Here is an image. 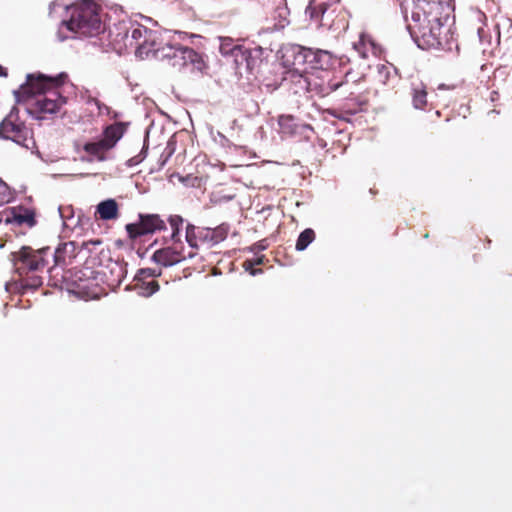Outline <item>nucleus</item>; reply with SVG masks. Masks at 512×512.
Instances as JSON below:
<instances>
[{
  "instance_id": "1",
  "label": "nucleus",
  "mask_w": 512,
  "mask_h": 512,
  "mask_svg": "<svg viewBox=\"0 0 512 512\" xmlns=\"http://www.w3.org/2000/svg\"><path fill=\"white\" fill-rule=\"evenodd\" d=\"M68 80L64 72L57 76H47L40 72L26 76V81L14 92L18 102L26 104L27 111L37 119L57 113L66 103L60 88Z\"/></svg>"
},
{
  "instance_id": "2",
  "label": "nucleus",
  "mask_w": 512,
  "mask_h": 512,
  "mask_svg": "<svg viewBox=\"0 0 512 512\" xmlns=\"http://www.w3.org/2000/svg\"><path fill=\"white\" fill-rule=\"evenodd\" d=\"M407 4H410V1H407ZM404 15L411 35L415 37L420 47L443 48L447 43L448 29L443 26L440 18L432 16L424 7L417 10V7L407 5Z\"/></svg>"
},
{
  "instance_id": "3",
  "label": "nucleus",
  "mask_w": 512,
  "mask_h": 512,
  "mask_svg": "<svg viewBox=\"0 0 512 512\" xmlns=\"http://www.w3.org/2000/svg\"><path fill=\"white\" fill-rule=\"evenodd\" d=\"M69 19L63 21L66 28L79 36L94 37L104 31L102 8L93 0H82L68 9Z\"/></svg>"
},
{
  "instance_id": "4",
  "label": "nucleus",
  "mask_w": 512,
  "mask_h": 512,
  "mask_svg": "<svg viewBox=\"0 0 512 512\" xmlns=\"http://www.w3.org/2000/svg\"><path fill=\"white\" fill-rule=\"evenodd\" d=\"M341 90L344 95L341 104V112L354 115L364 109L369 102L370 88L367 85L365 75L357 77L354 72H346L344 78L340 82H329L328 91L326 93Z\"/></svg>"
},
{
  "instance_id": "5",
  "label": "nucleus",
  "mask_w": 512,
  "mask_h": 512,
  "mask_svg": "<svg viewBox=\"0 0 512 512\" xmlns=\"http://www.w3.org/2000/svg\"><path fill=\"white\" fill-rule=\"evenodd\" d=\"M153 56L167 61L168 65L177 71L187 69L190 72H202L206 68L202 55L186 46L166 44L157 47Z\"/></svg>"
},
{
  "instance_id": "6",
  "label": "nucleus",
  "mask_w": 512,
  "mask_h": 512,
  "mask_svg": "<svg viewBox=\"0 0 512 512\" xmlns=\"http://www.w3.org/2000/svg\"><path fill=\"white\" fill-rule=\"evenodd\" d=\"M0 137L12 140L26 149H33L35 147L33 132L20 119L19 110L16 107H13L0 123Z\"/></svg>"
},
{
  "instance_id": "7",
  "label": "nucleus",
  "mask_w": 512,
  "mask_h": 512,
  "mask_svg": "<svg viewBox=\"0 0 512 512\" xmlns=\"http://www.w3.org/2000/svg\"><path fill=\"white\" fill-rule=\"evenodd\" d=\"M49 251V248L34 250L29 246H23L18 251L12 252L10 257L16 271L24 275L42 271L47 265L46 256Z\"/></svg>"
},
{
  "instance_id": "8",
  "label": "nucleus",
  "mask_w": 512,
  "mask_h": 512,
  "mask_svg": "<svg viewBox=\"0 0 512 512\" xmlns=\"http://www.w3.org/2000/svg\"><path fill=\"white\" fill-rule=\"evenodd\" d=\"M166 228V222L158 214H139L137 223L126 225V231L130 239H137L140 236L153 234Z\"/></svg>"
},
{
  "instance_id": "9",
  "label": "nucleus",
  "mask_w": 512,
  "mask_h": 512,
  "mask_svg": "<svg viewBox=\"0 0 512 512\" xmlns=\"http://www.w3.org/2000/svg\"><path fill=\"white\" fill-rule=\"evenodd\" d=\"M128 38L129 35L127 34ZM130 45L136 47V53L140 57H148L150 54L154 55L157 49L155 42V33L142 25L132 26L130 31Z\"/></svg>"
},
{
  "instance_id": "10",
  "label": "nucleus",
  "mask_w": 512,
  "mask_h": 512,
  "mask_svg": "<svg viewBox=\"0 0 512 512\" xmlns=\"http://www.w3.org/2000/svg\"><path fill=\"white\" fill-rule=\"evenodd\" d=\"M193 257V251H186L183 242H171L167 247L154 252L152 259L164 267L175 265Z\"/></svg>"
},
{
  "instance_id": "11",
  "label": "nucleus",
  "mask_w": 512,
  "mask_h": 512,
  "mask_svg": "<svg viewBox=\"0 0 512 512\" xmlns=\"http://www.w3.org/2000/svg\"><path fill=\"white\" fill-rule=\"evenodd\" d=\"M230 52L234 56L238 68L244 67L248 72L252 73L259 65V58L253 56L249 49L234 46Z\"/></svg>"
},
{
  "instance_id": "12",
  "label": "nucleus",
  "mask_w": 512,
  "mask_h": 512,
  "mask_svg": "<svg viewBox=\"0 0 512 512\" xmlns=\"http://www.w3.org/2000/svg\"><path fill=\"white\" fill-rule=\"evenodd\" d=\"M201 229L200 237L202 236V244L208 247H212L224 241L229 233V225L225 223L215 228L201 227Z\"/></svg>"
},
{
  "instance_id": "13",
  "label": "nucleus",
  "mask_w": 512,
  "mask_h": 512,
  "mask_svg": "<svg viewBox=\"0 0 512 512\" xmlns=\"http://www.w3.org/2000/svg\"><path fill=\"white\" fill-rule=\"evenodd\" d=\"M120 215L119 204L115 199H106L96 206L95 218L103 221L116 220Z\"/></svg>"
},
{
  "instance_id": "14",
  "label": "nucleus",
  "mask_w": 512,
  "mask_h": 512,
  "mask_svg": "<svg viewBox=\"0 0 512 512\" xmlns=\"http://www.w3.org/2000/svg\"><path fill=\"white\" fill-rule=\"evenodd\" d=\"M125 133V126L121 122H115L113 124L108 125L103 130V136L99 139L108 149L109 151L113 149L117 142L123 137Z\"/></svg>"
},
{
  "instance_id": "15",
  "label": "nucleus",
  "mask_w": 512,
  "mask_h": 512,
  "mask_svg": "<svg viewBox=\"0 0 512 512\" xmlns=\"http://www.w3.org/2000/svg\"><path fill=\"white\" fill-rule=\"evenodd\" d=\"M83 151L88 155L87 161L102 162L107 159V153L109 149L100 141L86 142L83 147Z\"/></svg>"
},
{
  "instance_id": "16",
  "label": "nucleus",
  "mask_w": 512,
  "mask_h": 512,
  "mask_svg": "<svg viewBox=\"0 0 512 512\" xmlns=\"http://www.w3.org/2000/svg\"><path fill=\"white\" fill-rule=\"evenodd\" d=\"M305 58L314 64L315 67L323 69L324 66L329 65L331 61V54L325 50H313L312 48H304Z\"/></svg>"
},
{
  "instance_id": "17",
  "label": "nucleus",
  "mask_w": 512,
  "mask_h": 512,
  "mask_svg": "<svg viewBox=\"0 0 512 512\" xmlns=\"http://www.w3.org/2000/svg\"><path fill=\"white\" fill-rule=\"evenodd\" d=\"M201 232V227L193 224H187L186 226L185 239L190 247L188 251H193V257L196 255L198 248L203 245L202 236L200 237Z\"/></svg>"
},
{
  "instance_id": "18",
  "label": "nucleus",
  "mask_w": 512,
  "mask_h": 512,
  "mask_svg": "<svg viewBox=\"0 0 512 512\" xmlns=\"http://www.w3.org/2000/svg\"><path fill=\"white\" fill-rule=\"evenodd\" d=\"M280 132L284 135L292 136L298 133L300 124L292 115H281L278 118Z\"/></svg>"
},
{
  "instance_id": "19",
  "label": "nucleus",
  "mask_w": 512,
  "mask_h": 512,
  "mask_svg": "<svg viewBox=\"0 0 512 512\" xmlns=\"http://www.w3.org/2000/svg\"><path fill=\"white\" fill-rule=\"evenodd\" d=\"M329 4L326 2H317L316 0H310L306 8V14L311 20L321 22L325 12L328 9Z\"/></svg>"
},
{
  "instance_id": "20",
  "label": "nucleus",
  "mask_w": 512,
  "mask_h": 512,
  "mask_svg": "<svg viewBox=\"0 0 512 512\" xmlns=\"http://www.w3.org/2000/svg\"><path fill=\"white\" fill-rule=\"evenodd\" d=\"M13 220L17 224H26L29 227L34 226L36 223L34 212L32 210L22 208L13 213Z\"/></svg>"
},
{
  "instance_id": "21",
  "label": "nucleus",
  "mask_w": 512,
  "mask_h": 512,
  "mask_svg": "<svg viewBox=\"0 0 512 512\" xmlns=\"http://www.w3.org/2000/svg\"><path fill=\"white\" fill-rule=\"evenodd\" d=\"M168 223L171 227L170 242H182L180 231L182 229L184 219L180 215H171L168 218Z\"/></svg>"
},
{
  "instance_id": "22",
  "label": "nucleus",
  "mask_w": 512,
  "mask_h": 512,
  "mask_svg": "<svg viewBox=\"0 0 512 512\" xmlns=\"http://www.w3.org/2000/svg\"><path fill=\"white\" fill-rule=\"evenodd\" d=\"M316 234L315 231L311 228H306L303 230L298 239L296 241L295 248L297 251L305 250L309 244H311L315 240Z\"/></svg>"
},
{
  "instance_id": "23",
  "label": "nucleus",
  "mask_w": 512,
  "mask_h": 512,
  "mask_svg": "<svg viewBox=\"0 0 512 512\" xmlns=\"http://www.w3.org/2000/svg\"><path fill=\"white\" fill-rule=\"evenodd\" d=\"M413 106L416 109H424L427 104V92L424 87L414 88L412 95Z\"/></svg>"
},
{
  "instance_id": "24",
  "label": "nucleus",
  "mask_w": 512,
  "mask_h": 512,
  "mask_svg": "<svg viewBox=\"0 0 512 512\" xmlns=\"http://www.w3.org/2000/svg\"><path fill=\"white\" fill-rule=\"evenodd\" d=\"M275 13L277 14V16H275V19L278 18L277 23H275V28H284L289 23V10L286 4L284 3L283 5H279L276 8Z\"/></svg>"
},
{
  "instance_id": "25",
  "label": "nucleus",
  "mask_w": 512,
  "mask_h": 512,
  "mask_svg": "<svg viewBox=\"0 0 512 512\" xmlns=\"http://www.w3.org/2000/svg\"><path fill=\"white\" fill-rule=\"evenodd\" d=\"M137 285L140 286L144 296H151L159 290V283L155 279L140 280Z\"/></svg>"
},
{
  "instance_id": "26",
  "label": "nucleus",
  "mask_w": 512,
  "mask_h": 512,
  "mask_svg": "<svg viewBox=\"0 0 512 512\" xmlns=\"http://www.w3.org/2000/svg\"><path fill=\"white\" fill-rule=\"evenodd\" d=\"M265 256H258L255 259H248L245 260L243 266L244 268L250 272L251 275H257L259 273H262V269H255V265H260L264 263Z\"/></svg>"
},
{
  "instance_id": "27",
  "label": "nucleus",
  "mask_w": 512,
  "mask_h": 512,
  "mask_svg": "<svg viewBox=\"0 0 512 512\" xmlns=\"http://www.w3.org/2000/svg\"><path fill=\"white\" fill-rule=\"evenodd\" d=\"M111 273L115 274V277L112 279L113 284L118 285L125 278V268L122 264H120L118 262H114L112 264Z\"/></svg>"
},
{
  "instance_id": "28",
  "label": "nucleus",
  "mask_w": 512,
  "mask_h": 512,
  "mask_svg": "<svg viewBox=\"0 0 512 512\" xmlns=\"http://www.w3.org/2000/svg\"><path fill=\"white\" fill-rule=\"evenodd\" d=\"M160 273V271H156L152 268L140 269L135 277V280L140 282V280L154 279L155 277L159 276Z\"/></svg>"
},
{
  "instance_id": "29",
  "label": "nucleus",
  "mask_w": 512,
  "mask_h": 512,
  "mask_svg": "<svg viewBox=\"0 0 512 512\" xmlns=\"http://www.w3.org/2000/svg\"><path fill=\"white\" fill-rule=\"evenodd\" d=\"M79 293L83 294L87 298L95 299L98 298L100 293L97 289L90 290L88 284L80 283L78 284Z\"/></svg>"
},
{
  "instance_id": "30",
  "label": "nucleus",
  "mask_w": 512,
  "mask_h": 512,
  "mask_svg": "<svg viewBox=\"0 0 512 512\" xmlns=\"http://www.w3.org/2000/svg\"><path fill=\"white\" fill-rule=\"evenodd\" d=\"M377 72H378L379 80L383 84H388L389 79H390V75H391L390 67L387 66V65H384V64L378 65L377 66Z\"/></svg>"
},
{
  "instance_id": "31",
  "label": "nucleus",
  "mask_w": 512,
  "mask_h": 512,
  "mask_svg": "<svg viewBox=\"0 0 512 512\" xmlns=\"http://www.w3.org/2000/svg\"><path fill=\"white\" fill-rule=\"evenodd\" d=\"M90 244H92V245H101L102 244V240L101 239H95V240L85 241V242H83V247L84 248H88V246Z\"/></svg>"
},
{
  "instance_id": "32",
  "label": "nucleus",
  "mask_w": 512,
  "mask_h": 512,
  "mask_svg": "<svg viewBox=\"0 0 512 512\" xmlns=\"http://www.w3.org/2000/svg\"><path fill=\"white\" fill-rule=\"evenodd\" d=\"M41 285V279L39 277H34L33 278V283H32V286L33 287H38Z\"/></svg>"
},
{
  "instance_id": "33",
  "label": "nucleus",
  "mask_w": 512,
  "mask_h": 512,
  "mask_svg": "<svg viewBox=\"0 0 512 512\" xmlns=\"http://www.w3.org/2000/svg\"><path fill=\"white\" fill-rule=\"evenodd\" d=\"M0 76H7V71L4 67L0 65Z\"/></svg>"
},
{
  "instance_id": "34",
  "label": "nucleus",
  "mask_w": 512,
  "mask_h": 512,
  "mask_svg": "<svg viewBox=\"0 0 512 512\" xmlns=\"http://www.w3.org/2000/svg\"><path fill=\"white\" fill-rule=\"evenodd\" d=\"M498 95H499V94H498V92H497V91H493V92L491 93V100H493V101H494V100L498 97Z\"/></svg>"
},
{
  "instance_id": "35",
  "label": "nucleus",
  "mask_w": 512,
  "mask_h": 512,
  "mask_svg": "<svg viewBox=\"0 0 512 512\" xmlns=\"http://www.w3.org/2000/svg\"><path fill=\"white\" fill-rule=\"evenodd\" d=\"M59 252H60L59 250H57V251L55 252V262H56V263H58V261H59Z\"/></svg>"
},
{
  "instance_id": "36",
  "label": "nucleus",
  "mask_w": 512,
  "mask_h": 512,
  "mask_svg": "<svg viewBox=\"0 0 512 512\" xmlns=\"http://www.w3.org/2000/svg\"><path fill=\"white\" fill-rule=\"evenodd\" d=\"M330 2V4H336V3H339L340 0H328Z\"/></svg>"
},
{
  "instance_id": "37",
  "label": "nucleus",
  "mask_w": 512,
  "mask_h": 512,
  "mask_svg": "<svg viewBox=\"0 0 512 512\" xmlns=\"http://www.w3.org/2000/svg\"><path fill=\"white\" fill-rule=\"evenodd\" d=\"M221 50L223 51V53H228L224 46L221 47Z\"/></svg>"
},
{
  "instance_id": "38",
  "label": "nucleus",
  "mask_w": 512,
  "mask_h": 512,
  "mask_svg": "<svg viewBox=\"0 0 512 512\" xmlns=\"http://www.w3.org/2000/svg\"><path fill=\"white\" fill-rule=\"evenodd\" d=\"M93 101L95 102L96 105L99 106V101L97 99H94Z\"/></svg>"
},
{
  "instance_id": "39",
  "label": "nucleus",
  "mask_w": 512,
  "mask_h": 512,
  "mask_svg": "<svg viewBox=\"0 0 512 512\" xmlns=\"http://www.w3.org/2000/svg\"><path fill=\"white\" fill-rule=\"evenodd\" d=\"M258 249H264L265 247L262 245H257Z\"/></svg>"
},
{
  "instance_id": "40",
  "label": "nucleus",
  "mask_w": 512,
  "mask_h": 512,
  "mask_svg": "<svg viewBox=\"0 0 512 512\" xmlns=\"http://www.w3.org/2000/svg\"><path fill=\"white\" fill-rule=\"evenodd\" d=\"M304 82H306L307 85H310V82L306 78L304 79Z\"/></svg>"
},
{
  "instance_id": "41",
  "label": "nucleus",
  "mask_w": 512,
  "mask_h": 512,
  "mask_svg": "<svg viewBox=\"0 0 512 512\" xmlns=\"http://www.w3.org/2000/svg\"><path fill=\"white\" fill-rule=\"evenodd\" d=\"M361 44V42L359 43V45ZM354 48L358 49V44H355L354 45Z\"/></svg>"
}]
</instances>
